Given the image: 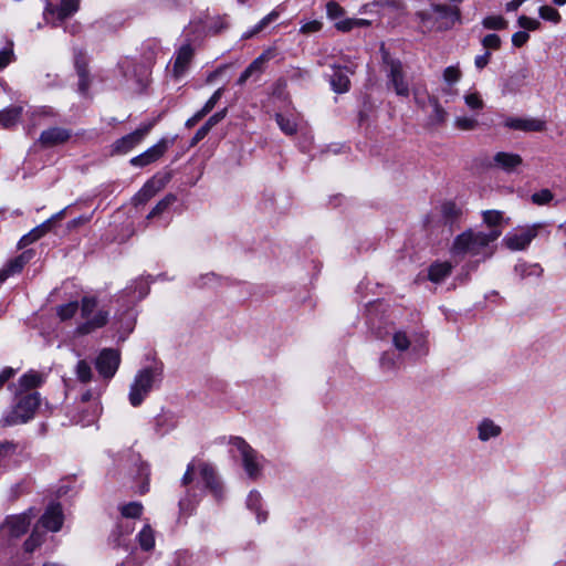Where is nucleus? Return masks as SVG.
<instances>
[{"label":"nucleus","instance_id":"obj_1","mask_svg":"<svg viewBox=\"0 0 566 566\" xmlns=\"http://www.w3.org/2000/svg\"><path fill=\"white\" fill-rule=\"evenodd\" d=\"M501 234V229H491L488 231H464L455 237L451 248V253L454 256L470 255L482 256L485 259L492 254V251L489 249L490 243L497 240Z\"/></svg>","mask_w":566,"mask_h":566},{"label":"nucleus","instance_id":"obj_2","mask_svg":"<svg viewBox=\"0 0 566 566\" xmlns=\"http://www.w3.org/2000/svg\"><path fill=\"white\" fill-rule=\"evenodd\" d=\"M63 523L64 514L61 505L57 503L50 504L34 524L30 536L25 539V552H34L45 541V532L56 533L62 528Z\"/></svg>","mask_w":566,"mask_h":566},{"label":"nucleus","instance_id":"obj_3","mask_svg":"<svg viewBox=\"0 0 566 566\" xmlns=\"http://www.w3.org/2000/svg\"><path fill=\"white\" fill-rule=\"evenodd\" d=\"M40 405V395L33 392H15V403L12 409L2 417L3 426H15L31 420Z\"/></svg>","mask_w":566,"mask_h":566},{"label":"nucleus","instance_id":"obj_4","mask_svg":"<svg viewBox=\"0 0 566 566\" xmlns=\"http://www.w3.org/2000/svg\"><path fill=\"white\" fill-rule=\"evenodd\" d=\"M148 283L143 279L136 280L134 285H129L124 290L123 296L128 297L127 310L123 313L122 317H116L114 321V324L117 325L118 333L122 334L120 338H124L129 334L135 326V316L130 310V305L136 301L144 298L148 294Z\"/></svg>","mask_w":566,"mask_h":566},{"label":"nucleus","instance_id":"obj_5","mask_svg":"<svg viewBox=\"0 0 566 566\" xmlns=\"http://www.w3.org/2000/svg\"><path fill=\"white\" fill-rule=\"evenodd\" d=\"M96 306L95 297L85 296L82 298L81 315L84 322L77 327L78 334H91L107 324L109 313L105 310H96Z\"/></svg>","mask_w":566,"mask_h":566},{"label":"nucleus","instance_id":"obj_6","mask_svg":"<svg viewBox=\"0 0 566 566\" xmlns=\"http://www.w3.org/2000/svg\"><path fill=\"white\" fill-rule=\"evenodd\" d=\"M38 516V511L30 507L23 513L8 515L0 525V536L19 538L27 533L32 521Z\"/></svg>","mask_w":566,"mask_h":566},{"label":"nucleus","instance_id":"obj_7","mask_svg":"<svg viewBox=\"0 0 566 566\" xmlns=\"http://www.w3.org/2000/svg\"><path fill=\"white\" fill-rule=\"evenodd\" d=\"M546 224L544 222H536L530 226L517 227L507 232L503 238V244L511 251L526 250L533 239H535Z\"/></svg>","mask_w":566,"mask_h":566},{"label":"nucleus","instance_id":"obj_8","mask_svg":"<svg viewBox=\"0 0 566 566\" xmlns=\"http://www.w3.org/2000/svg\"><path fill=\"white\" fill-rule=\"evenodd\" d=\"M158 374L149 368L140 370L130 385L128 399L132 406H139L158 381Z\"/></svg>","mask_w":566,"mask_h":566},{"label":"nucleus","instance_id":"obj_9","mask_svg":"<svg viewBox=\"0 0 566 566\" xmlns=\"http://www.w3.org/2000/svg\"><path fill=\"white\" fill-rule=\"evenodd\" d=\"M233 446L238 449L242 458V465L250 479L256 480L261 476L265 459L252 449L242 438H234Z\"/></svg>","mask_w":566,"mask_h":566},{"label":"nucleus","instance_id":"obj_10","mask_svg":"<svg viewBox=\"0 0 566 566\" xmlns=\"http://www.w3.org/2000/svg\"><path fill=\"white\" fill-rule=\"evenodd\" d=\"M388 85L401 97L410 94L409 83L406 80L402 63L399 60L385 57Z\"/></svg>","mask_w":566,"mask_h":566},{"label":"nucleus","instance_id":"obj_11","mask_svg":"<svg viewBox=\"0 0 566 566\" xmlns=\"http://www.w3.org/2000/svg\"><path fill=\"white\" fill-rule=\"evenodd\" d=\"M153 123L144 124L130 134L123 136L113 144V153L127 154L139 145L153 128Z\"/></svg>","mask_w":566,"mask_h":566},{"label":"nucleus","instance_id":"obj_12","mask_svg":"<svg viewBox=\"0 0 566 566\" xmlns=\"http://www.w3.org/2000/svg\"><path fill=\"white\" fill-rule=\"evenodd\" d=\"M119 363V352L113 348H105L97 356L95 366L101 376L111 379L117 371Z\"/></svg>","mask_w":566,"mask_h":566},{"label":"nucleus","instance_id":"obj_13","mask_svg":"<svg viewBox=\"0 0 566 566\" xmlns=\"http://www.w3.org/2000/svg\"><path fill=\"white\" fill-rule=\"evenodd\" d=\"M503 126L509 129L524 133H539L546 129V122L535 117L509 116L504 119Z\"/></svg>","mask_w":566,"mask_h":566},{"label":"nucleus","instance_id":"obj_14","mask_svg":"<svg viewBox=\"0 0 566 566\" xmlns=\"http://www.w3.org/2000/svg\"><path fill=\"white\" fill-rule=\"evenodd\" d=\"M170 144L168 139L161 138L157 144L153 145L140 155L133 157L129 163L134 167H146L163 157Z\"/></svg>","mask_w":566,"mask_h":566},{"label":"nucleus","instance_id":"obj_15","mask_svg":"<svg viewBox=\"0 0 566 566\" xmlns=\"http://www.w3.org/2000/svg\"><path fill=\"white\" fill-rule=\"evenodd\" d=\"M80 1L81 0H61V6L57 8H53L48 3L44 11L45 20L55 24L56 21H62L69 18L78 10Z\"/></svg>","mask_w":566,"mask_h":566},{"label":"nucleus","instance_id":"obj_16","mask_svg":"<svg viewBox=\"0 0 566 566\" xmlns=\"http://www.w3.org/2000/svg\"><path fill=\"white\" fill-rule=\"evenodd\" d=\"M168 181L167 176H154L147 180L140 190L134 196L133 201L136 206L146 203L158 191H160Z\"/></svg>","mask_w":566,"mask_h":566},{"label":"nucleus","instance_id":"obj_17","mask_svg":"<svg viewBox=\"0 0 566 566\" xmlns=\"http://www.w3.org/2000/svg\"><path fill=\"white\" fill-rule=\"evenodd\" d=\"M71 136V130L66 128L51 127L41 133L39 144L44 148H51L65 144Z\"/></svg>","mask_w":566,"mask_h":566},{"label":"nucleus","instance_id":"obj_18","mask_svg":"<svg viewBox=\"0 0 566 566\" xmlns=\"http://www.w3.org/2000/svg\"><path fill=\"white\" fill-rule=\"evenodd\" d=\"M33 251L28 250L20 255L9 260L2 269H0V284H2L8 277L18 274L22 271L24 265L32 259Z\"/></svg>","mask_w":566,"mask_h":566},{"label":"nucleus","instance_id":"obj_19","mask_svg":"<svg viewBox=\"0 0 566 566\" xmlns=\"http://www.w3.org/2000/svg\"><path fill=\"white\" fill-rule=\"evenodd\" d=\"M433 12L438 20V30H447L452 28L457 22L460 21V11L458 8H451L448 6L437 4L433 6Z\"/></svg>","mask_w":566,"mask_h":566},{"label":"nucleus","instance_id":"obj_20","mask_svg":"<svg viewBox=\"0 0 566 566\" xmlns=\"http://www.w3.org/2000/svg\"><path fill=\"white\" fill-rule=\"evenodd\" d=\"M193 56V49L190 44L181 45L176 53V57L172 65V74L176 78L185 75L188 71Z\"/></svg>","mask_w":566,"mask_h":566},{"label":"nucleus","instance_id":"obj_21","mask_svg":"<svg viewBox=\"0 0 566 566\" xmlns=\"http://www.w3.org/2000/svg\"><path fill=\"white\" fill-rule=\"evenodd\" d=\"M122 516L126 520L128 518H137L143 513V505L139 502H130L120 506ZM120 535L123 533L129 534L133 531V526L129 521H120L117 525Z\"/></svg>","mask_w":566,"mask_h":566},{"label":"nucleus","instance_id":"obj_22","mask_svg":"<svg viewBox=\"0 0 566 566\" xmlns=\"http://www.w3.org/2000/svg\"><path fill=\"white\" fill-rule=\"evenodd\" d=\"M493 161L497 168L512 172L523 164V158L518 154L499 151L494 155Z\"/></svg>","mask_w":566,"mask_h":566},{"label":"nucleus","instance_id":"obj_23","mask_svg":"<svg viewBox=\"0 0 566 566\" xmlns=\"http://www.w3.org/2000/svg\"><path fill=\"white\" fill-rule=\"evenodd\" d=\"M478 439L482 442H488L491 439H496L502 433V427L490 418H483L476 426Z\"/></svg>","mask_w":566,"mask_h":566},{"label":"nucleus","instance_id":"obj_24","mask_svg":"<svg viewBox=\"0 0 566 566\" xmlns=\"http://www.w3.org/2000/svg\"><path fill=\"white\" fill-rule=\"evenodd\" d=\"M348 73H354V70H352L347 66H345V67L335 66L334 67V73L331 76V85H332V88L336 93H345L349 90L350 82H349Z\"/></svg>","mask_w":566,"mask_h":566},{"label":"nucleus","instance_id":"obj_25","mask_svg":"<svg viewBox=\"0 0 566 566\" xmlns=\"http://www.w3.org/2000/svg\"><path fill=\"white\" fill-rule=\"evenodd\" d=\"M43 376L38 371H29L20 377L18 382L17 392H31V389H34L43 384Z\"/></svg>","mask_w":566,"mask_h":566},{"label":"nucleus","instance_id":"obj_26","mask_svg":"<svg viewBox=\"0 0 566 566\" xmlns=\"http://www.w3.org/2000/svg\"><path fill=\"white\" fill-rule=\"evenodd\" d=\"M451 270L452 264L450 262H436L428 270V279L433 283H440L450 275Z\"/></svg>","mask_w":566,"mask_h":566},{"label":"nucleus","instance_id":"obj_27","mask_svg":"<svg viewBox=\"0 0 566 566\" xmlns=\"http://www.w3.org/2000/svg\"><path fill=\"white\" fill-rule=\"evenodd\" d=\"M227 115V108L213 114L209 117V119L205 123L203 126H201L195 134L193 143H198L199 140L203 139L207 134L210 132V129L220 123Z\"/></svg>","mask_w":566,"mask_h":566},{"label":"nucleus","instance_id":"obj_28","mask_svg":"<svg viewBox=\"0 0 566 566\" xmlns=\"http://www.w3.org/2000/svg\"><path fill=\"white\" fill-rule=\"evenodd\" d=\"M22 107L21 106H10L0 112V125L4 128H10L14 126L21 116Z\"/></svg>","mask_w":566,"mask_h":566},{"label":"nucleus","instance_id":"obj_29","mask_svg":"<svg viewBox=\"0 0 566 566\" xmlns=\"http://www.w3.org/2000/svg\"><path fill=\"white\" fill-rule=\"evenodd\" d=\"M429 103L432 107V113L429 116V120L432 125H441L448 118V112L439 103L437 97H429Z\"/></svg>","mask_w":566,"mask_h":566},{"label":"nucleus","instance_id":"obj_30","mask_svg":"<svg viewBox=\"0 0 566 566\" xmlns=\"http://www.w3.org/2000/svg\"><path fill=\"white\" fill-rule=\"evenodd\" d=\"M261 502L262 497L258 491H251L247 499V506L251 511H254L256 514V518L259 523H262L266 520V512L261 511Z\"/></svg>","mask_w":566,"mask_h":566},{"label":"nucleus","instance_id":"obj_31","mask_svg":"<svg viewBox=\"0 0 566 566\" xmlns=\"http://www.w3.org/2000/svg\"><path fill=\"white\" fill-rule=\"evenodd\" d=\"M199 473L200 479L206 488L211 489L213 492H217L218 483L214 475V470L207 463H199Z\"/></svg>","mask_w":566,"mask_h":566},{"label":"nucleus","instance_id":"obj_32","mask_svg":"<svg viewBox=\"0 0 566 566\" xmlns=\"http://www.w3.org/2000/svg\"><path fill=\"white\" fill-rule=\"evenodd\" d=\"M139 547L144 552H149L155 546L154 531L149 525H145L137 535Z\"/></svg>","mask_w":566,"mask_h":566},{"label":"nucleus","instance_id":"obj_33","mask_svg":"<svg viewBox=\"0 0 566 566\" xmlns=\"http://www.w3.org/2000/svg\"><path fill=\"white\" fill-rule=\"evenodd\" d=\"M440 212L447 222H453L462 214V209L453 201H446L440 206Z\"/></svg>","mask_w":566,"mask_h":566},{"label":"nucleus","instance_id":"obj_34","mask_svg":"<svg viewBox=\"0 0 566 566\" xmlns=\"http://www.w3.org/2000/svg\"><path fill=\"white\" fill-rule=\"evenodd\" d=\"M280 13L276 10L271 11L263 19L259 21L252 29L248 30L243 38L250 39L253 35L258 34L262 30H264L270 23L274 22L279 18Z\"/></svg>","mask_w":566,"mask_h":566},{"label":"nucleus","instance_id":"obj_35","mask_svg":"<svg viewBox=\"0 0 566 566\" xmlns=\"http://www.w3.org/2000/svg\"><path fill=\"white\" fill-rule=\"evenodd\" d=\"M275 56V51L273 49L265 50L261 55H259L249 67L254 72L255 75H260L266 62Z\"/></svg>","mask_w":566,"mask_h":566},{"label":"nucleus","instance_id":"obj_36","mask_svg":"<svg viewBox=\"0 0 566 566\" xmlns=\"http://www.w3.org/2000/svg\"><path fill=\"white\" fill-rule=\"evenodd\" d=\"M379 363L384 371H394L400 364V357L392 352H385L381 355Z\"/></svg>","mask_w":566,"mask_h":566},{"label":"nucleus","instance_id":"obj_37","mask_svg":"<svg viewBox=\"0 0 566 566\" xmlns=\"http://www.w3.org/2000/svg\"><path fill=\"white\" fill-rule=\"evenodd\" d=\"M275 120L280 127V129L286 134V135H294L297 130V124L296 122L287 116H284L282 114L275 115Z\"/></svg>","mask_w":566,"mask_h":566},{"label":"nucleus","instance_id":"obj_38","mask_svg":"<svg viewBox=\"0 0 566 566\" xmlns=\"http://www.w3.org/2000/svg\"><path fill=\"white\" fill-rule=\"evenodd\" d=\"M483 221L491 229H500L499 226L502 222V212L497 210H486L483 211Z\"/></svg>","mask_w":566,"mask_h":566},{"label":"nucleus","instance_id":"obj_39","mask_svg":"<svg viewBox=\"0 0 566 566\" xmlns=\"http://www.w3.org/2000/svg\"><path fill=\"white\" fill-rule=\"evenodd\" d=\"M482 24L489 30H503L507 27V21L501 15H489L483 19Z\"/></svg>","mask_w":566,"mask_h":566},{"label":"nucleus","instance_id":"obj_40","mask_svg":"<svg viewBox=\"0 0 566 566\" xmlns=\"http://www.w3.org/2000/svg\"><path fill=\"white\" fill-rule=\"evenodd\" d=\"M479 122L470 116H457L454 118V127L459 130L468 132L478 127Z\"/></svg>","mask_w":566,"mask_h":566},{"label":"nucleus","instance_id":"obj_41","mask_svg":"<svg viewBox=\"0 0 566 566\" xmlns=\"http://www.w3.org/2000/svg\"><path fill=\"white\" fill-rule=\"evenodd\" d=\"M538 14L543 20L553 22L555 24L559 23L562 20L560 13L551 6H542L538 9Z\"/></svg>","mask_w":566,"mask_h":566},{"label":"nucleus","instance_id":"obj_42","mask_svg":"<svg viewBox=\"0 0 566 566\" xmlns=\"http://www.w3.org/2000/svg\"><path fill=\"white\" fill-rule=\"evenodd\" d=\"M392 344L399 352H406L410 347V339L407 334L402 331H397L392 335Z\"/></svg>","mask_w":566,"mask_h":566},{"label":"nucleus","instance_id":"obj_43","mask_svg":"<svg viewBox=\"0 0 566 566\" xmlns=\"http://www.w3.org/2000/svg\"><path fill=\"white\" fill-rule=\"evenodd\" d=\"M326 15L336 22L345 15V10L336 1H328L326 3Z\"/></svg>","mask_w":566,"mask_h":566},{"label":"nucleus","instance_id":"obj_44","mask_svg":"<svg viewBox=\"0 0 566 566\" xmlns=\"http://www.w3.org/2000/svg\"><path fill=\"white\" fill-rule=\"evenodd\" d=\"M176 197L174 195H168L164 199H161L149 212L147 216L148 219L155 218L163 213L174 201Z\"/></svg>","mask_w":566,"mask_h":566},{"label":"nucleus","instance_id":"obj_45","mask_svg":"<svg viewBox=\"0 0 566 566\" xmlns=\"http://www.w3.org/2000/svg\"><path fill=\"white\" fill-rule=\"evenodd\" d=\"M75 373L77 379L82 382H87L92 378V368L85 360H80L77 363Z\"/></svg>","mask_w":566,"mask_h":566},{"label":"nucleus","instance_id":"obj_46","mask_svg":"<svg viewBox=\"0 0 566 566\" xmlns=\"http://www.w3.org/2000/svg\"><path fill=\"white\" fill-rule=\"evenodd\" d=\"M461 76H462V73L458 65L448 66L443 71V80L449 85H452V84L459 82Z\"/></svg>","mask_w":566,"mask_h":566},{"label":"nucleus","instance_id":"obj_47","mask_svg":"<svg viewBox=\"0 0 566 566\" xmlns=\"http://www.w3.org/2000/svg\"><path fill=\"white\" fill-rule=\"evenodd\" d=\"M553 198L554 195L549 189H542L532 195V202L537 206H544L549 203Z\"/></svg>","mask_w":566,"mask_h":566},{"label":"nucleus","instance_id":"obj_48","mask_svg":"<svg viewBox=\"0 0 566 566\" xmlns=\"http://www.w3.org/2000/svg\"><path fill=\"white\" fill-rule=\"evenodd\" d=\"M78 310V304L76 302H70L67 304H63L57 308V315L61 319H69L73 317Z\"/></svg>","mask_w":566,"mask_h":566},{"label":"nucleus","instance_id":"obj_49","mask_svg":"<svg viewBox=\"0 0 566 566\" xmlns=\"http://www.w3.org/2000/svg\"><path fill=\"white\" fill-rule=\"evenodd\" d=\"M464 102L470 109H482L484 107V102L478 92L465 94Z\"/></svg>","mask_w":566,"mask_h":566},{"label":"nucleus","instance_id":"obj_50","mask_svg":"<svg viewBox=\"0 0 566 566\" xmlns=\"http://www.w3.org/2000/svg\"><path fill=\"white\" fill-rule=\"evenodd\" d=\"M517 24L522 29L528 30V31H535L541 28V22L538 20L526 17V15L518 17Z\"/></svg>","mask_w":566,"mask_h":566},{"label":"nucleus","instance_id":"obj_51","mask_svg":"<svg viewBox=\"0 0 566 566\" xmlns=\"http://www.w3.org/2000/svg\"><path fill=\"white\" fill-rule=\"evenodd\" d=\"M482 45L488 50H497L501 46V38L495 33H490L482 39Z\"/></svg>","mask_w":566,"mask_h":566},{"label":"nucleus","instance_id":"obj_52","mask_svg":"<svg viewBox=\"0 0 566 566\" xmlns=\"http://www.w3.org/2000/svg\"><path fill=\"white\" fill-rule=\"evenodd\" d=\"M337 31L346 33L355 29L354 18H345V15L334 23Z\"/></svg>","mask_w":566,"mask_h":566},{"label":"nucleus","instance_id":"obj_53","mask_svg":"<svg viewBox=\"0 0 566 566\" xmlns=\"http://www.w3.org/2000/svg\"><path fill=\"white\" fill-rule=\"evenodd\" d=\"M323 23L319 20H311L301 25L300 32L303 34H311L321 31Z\"/></svg>","mask_w":566,"mask_h":566},{"label":"nucleus","instance_id":"obj_54","mask_svg":"<svg viewBox=\"0 0 566 566\" xmlns=\"http://www.w3.org/2000/svg\"><path fill=\"white\" fill-rule=\"evenodd\" d=\"M12 44L0 51V70L4 69L13 61Z\"/></svg>","mask_w":566,"mask_h":566},{"label":"nucleus","instance_id":"obj_55","mask_svg":"<svg viewBox=\"0 0 566 566\" xmlns=\"http://www.w3.org/2000/svg\"><path fill=\"white\" fill-rule=\"evenodd\" d=\"M222 93H223V88H218L212 95L211 97L206 102V104L203 105V107L201 108L203 111V113L208 114L210 113L213 107L216 106V104L220 101L221 96H222Z\"/></svg>","mask_w":566,"mask_h":566},{"label":"nucleus","instance_id":"obj_56","mask_svg":"<svg viewBox=\"0 0 566 566\" xmlns=\"http://www.w3.org/2000/svg\"><path fill=\"white\" fill-rule=\"evenodd\" d=\"M101 413V408L98 406H95L93 411L86 417H82L78 422L83 426V427H86V426H90L92 423L95 422V420L98 418Z\"/></svg>","mask_w":566,"mask_h":566},{"label":"nucleus","instance_id":"obj_57","mask_svg":"<svg viewBox=\"0 0 566 566\" xmlns=\"http://www.w3.org/2000/svg\"><path fill=\"white\" fill-rule=\"evenodd\" d=\"M530 39V35L525 31H517L512 35V43L516 48L523 46Z\"/></svg>","mask_w":566,"mask_h":566},{"label":"nucleus","instance_id":"obj_58","mask_svg":"<svg viewBox=\"0 0 566 566\" xmlns=\"http://www.w3.org/2000/svg\"><path fill=\"white\" fill-rule=\"evenodd\" d=\"M76 67H77L78 76H80L78 86H80V90L84 92L87 90V86H88L87 78H86V70L84 66L80 65L78 61H76Z\"/></svg>","mask_w":566,"mask_h":566},{"label":"nucleus","instance_id":"obj_59","mask_svg":"<svg viewBox=\"0 0 566 566\" xmlns=\"http://www.w3.org/2000/svg\"><path fill=\"white\" fill-rule=\"evenodd\" d=\"M50 230H51L50 221H44L41 224H39L38 227L33 228L31 231H32V234L35 235L36 240H39L44 234H46Z\"/></svg>","mask_w":566,"mask_h":566},{"label":"nucleus","instance_id":"obj_60","mask_svg":"<svg viewBox=\"0 0 566 566\" xmlns=\"http://www.w3.org/2000/svg\"><path fill=\"white\" fill-rule=\"evenodd\" d=\"M490 59H491V53L489 51H486L485 53H483L481 55L475 56V59H474L475 67L479 70L484 69L489 64Z\"/></svg>","mask_w":566,"mask_h":566},{"label":"nucleus","instance_id":"obj_61","mask_svg":"<svg viewBox=\"0 0 566 566\" xmlns=\"http://www.w3.org/2000/svg\"><path fill=\"white\" fill-rule=\"evenodd\" d=\"M15 444L13 443H10V442H6L0 446V464L2 463V459L7 455H11L13 453H15Z\"/></svg>","mask_w":566,"mask_h":566},{"label":"nucleus","instance_id":"obj_62","mask_svg":"<svg viewBox=\"0 0 566 566\" xmlns=\"http://www.w3.org/2000/svg\"><path fill=\"white\" fill-rule=\"evenodd\" d=\"M15 370L11 367H6L0 371V389L2 386L14 376Z\"/></svg>","mask_w":566,"mask_h":566},{"label":"nucleus","instance_id":"obj_63","mask_svg":"<svg viewBox=\"0 0 566 566\" xmlns=\"http://www.w3.org/2000/svg\"><path fill=\"white\" fill-rule=\"evenodd\" d=\"M35 241H36L35 235H34V234H32V231H30L29 233L24 234V235L20 239V241H19V243H18V247H19L20 249H22V248H25V247H28L29 244H31V243H33V242H35Z\"/></svg>","mask_w":566,"mask_h":566},{"label":"nucleus","instance_id":"obj_64","mask_svg":"<svg viewBox=\"0 0 566 566\" xmlns=\"http://www.w3.org/2000/svg\"><path fill=\"white\" fill-rule=\"evenodd\" d=\"M195 469H196L195 462H191L188 464L187 470L181 480L184 485H187L192 481V473H193Z\"/></svg>","mask_w":566,"mask_h":566}]
</instances>
